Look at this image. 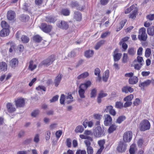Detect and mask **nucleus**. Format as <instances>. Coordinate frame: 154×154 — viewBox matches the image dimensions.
I'll return each instance as SVG.
<instances>
[{"instance_id":"1","label":"nucleus","mask_w":154,"mask_h":154,"mask_svg":"<svg viewBox=\"0 0 154 154\" xmlns=\"http://www.w3.org/2000/svg\"><path fill=\"white\" fill-rule=\"evenodd\" d=\"M150 127V125L149 121L144 119L142 121L140 125V129L142 131H144L149 130Z\"/></svg>"},{"instance_id":"2","label":"nucleus","mask_w":154,"mask_h":154,"mask_svg":"<svg viewBox=\"0 0 154 154\" xmlns=\"http://www.w3.org/2000/svg\"><path fill=\"white\" fill-rule=\"evenodd\" d=\"M94 134L96 137H99L104 135V131L100 126L96 127L94 130Z\"/></svg>"},{"instance_id":"3","label":"nucleus","mask_w":154,"mask_h":154,"mask_svg":"<svg viewBox=\"0 0 154 154\" xmlns=\"http://www.w3.org/2000/svg\"><path fill=\"white\" fill-rule=\"evenodd\" d=\"M147 35L146 33V29L144 27L140 29L139 30L138 38L140 41H145L147 38Z\"/></svg>"},{"instance_id":"4","label":"nucleus","mask_w":154,"mask_h":154,"mask_svg":"<svg viewBox=\"0 0 154 154\" xmlns=\"http://www.w3.org/2000/svg\"><path fill=\"white\" fill-rule=\"evenodd\" d=\"M132 132L129 131L125 132L124 134L123 140L125 142H129L131 140L132 137Z\"/></svg>"},{"instance_id":"5","label":"nucleus","mask_w":154,"mask_h":154,"mask_svg":"<svg viewBox=\"0 0 154 154\" xmlns=\"http://www.w3.org/2000/svg\"><path fill=\"white\" fill-rule=\"evenodd\" d=\"M54 60V56H51L47 59L44 60L42 62L41 64L45 66H47L51 64Z\"/></svg>"},{"instance_id":"6","label":"nucleus","mask_w":154,"mask_h":154,"mask_svg":"<svg viewBox=\"0 0 154 154\" xmlns=\"http://www.w3.org/2000/svg\"><path fill=\"white\" fill-rule=\"evenodd\" d=\"M151 82V81L149 79L143 82H142L140 81L139 86L141 88V89L142 90L144 91V88L149 85Z\"/></svg>"},{"instance_id":"7","label":"nucleus","mask_w":154,"mask_h":154,"mask_svg":"<svg viewBox=\"0 0 154 154\" xmlns=\"http://www.w3.org/2000/svg\"><path fill=\"white\" fill-rule=\"evenodd\" d=\"M40 28L44 32L48 33L51 31L52 26L50 25H47L45 23H42L41 24Z\"/></svg>"},{"instance_id":"8","label":"nucleus","mask_w":154,"mask_h":154,"mask_svg":"<svg viewBox=\"0 0 154 154\" xmlns=\"http://www.w3.org/2000/svg\"><path fill=\"white\" fill-rule=\"evenodd\" d=\"M103 118L104 119V123L105 126H108L109 124L111 123L112 118L109 115H105L103 116Z\"/></svg>"},{"instance_id":"9","label":"nucleus","mask_w":154,"mask_h":154,"mask_svg":"<svg viewBox=\"0 0 154 154\" xmlns=\"http://www.w3.org/2000/svg\"><path fill=\"white\" fill-rule=\"evenodd\" d=\"M105 111L107 112H109L111 115L115 116L116 114V112L112 106H107Z\"/></svg>"},{"instance_id":"10","label":"nucleus","mask_w":154,"mask_h":154,"mask_svg":"<svg viewBox=\"0 0 154 154\" xmlns=\"http://www.w3.org/2000/svg\"><path fill=\"white\" fill-rule=\"evenodd\" d=\"M127 145L126 144L122 142H120L117 147V150L120 152H124L126 150Z\"/></svg>"},{"instance_id":"11","label":"nucleus","mask_w":154,"mask_h":154,"mask_svg":"<svg viewBox=\"0 0 154 154\" xmlns=\"http://www.w3.org/2000/svg\"><path fill=\"white\" fill-rule=\"evenodd\" d=\"M57 26L58 27L65 29H67L69 27L68 23L64 21H61L60 23H58Z\"/></svg>"},{"instance_id":"12","label":"nucleus","mask_w":154,"mask_h":154,"mask_svg":"<svg viewBox=\"0 0 154 154\" xmlns=\"http://www.w3.org/2000/svg\"><path fill=\"white\" fill-rule=\"evenodd\" d=\"M15 105L17 107H21L24 106L25 101L23 98L18 99L15 101Z\"/></svg>"},{"instance_id":"13","label":"nucleus","mask_w":154,"mask_h":154,"mask_svg":"<svg viewBox=\"0 0 154 154\" xmlns=\"http://www.w3.org/2000/svg\"><path fill=\"white\" fill-rule=\"evenodd\" d=\"M121 91L123 93L127 94L129 92L130 93L134 91V89L130 86H125L122 87Z\"/></svg>"},{"instance_id":"14","label":"nucleus","mask_w":154,"mask_h":154,"mask_svg":"<svg viewBox=\"0 0 154 154\" xmlns=\"http://www.w3.org/2000/svg\"><path fill=\"white\" fill-rule=\"evenodd\" d=\"M6 107L8 111L10 113L14 112L16 110L14 106L11 103H7Z\"/></svg>"},{"instance_id":"15","label":"nucleus","mask_w":154,"mask_h":154,"mask_svg":"<svg viewBox=\"0 0 154 154\" xmlns=\"http://www.w3.org/2000/svg\"><path fill=\"white\" fill-rule=\"evenodd\" d=\"M15 17V12L12 11H8L7 14V18L8 19L10 20L14 19Z\"/></svg>"},{"instance_id":"16","label":"nucleus","mask_w":154,"mask_h":154,"mask_svg":"<svg viewBox=\"0 0 154 154\" xmlns=\"http://www.w3.org/2000/svg\"><path fill=\"white\" fill-rule=\"evenodd\" d=\"M107 94L106 93H104L103 91H100L99 94L97 98V102L98 103H100L101 102V98L106 96Z\"/></svg>"},{"instance_id":"17","label":"nucleus","mask_w":154,"mask_h":154,"mask_svg":"<svg viewBox=\"0 0 154 154\" xmlns=\"http://www.w3.org/2000/svg\"><path fill=\"white\" fill-rule=\"evenodd\" d=\"M138 81V78L136 76H133L130 78L128 80V82L130 84L134 85L137 84Z\"/></svg>"},{"instance_id":"18","label":"nucleus","mask_w":154,"mask_h":154,"mask_svg":"<svg viewBox=\"0 0 154 154\" xmlns=\"http://www.w3.org/2000/svg\"><path fill=\"white\" fill-rule=\"evenodd\" d=\"M18 61L16 58H13L10 62V66L13 68L17 66L18 65Z\"/></svg>"},{"instance_id":"19","label":"nucleus","mask_w":154,"mask_h":154,"mask_svg":"<svg viewBox=\"0 0 154 154\" xmlns=\"http://www.w3.org/2000/svg\"><path fill=\"white\" fill-rule=\"evenodd\" d=\"M79 89L78 91V93L80 97L81 98H84L85 97V89L79 86Z\"/></svg>"},{"instance_id":"20","label":"nucleus","mask_w":154,"mask_h":154,"mask_svg":"<svg viewBox=\"0 0 154 154\" xmlns=\"http://www.w3.org/2000/svg\"><path fill=\"white\" fill-rule=\"evenodd\" d=\"M62 77L61 74H59L58 76L55 78L54 83L56 87L58 86L59 85L61 80Z\"/></svg>"},{"instance_id":"21","label":"nucleus","mask_w":154,"mask_h":154,"mask_svg":"<svg viewBox=\"0 0 154 154\" xmlns=\"http://www.w3.org/2000/svg\"><path fill=\"white\" fill-rule=\"evenodd\" d=\"M7 65L6 63L4 62H2L0 63V71H5L7 70Z\"/></svg>"},{"instance_id":"22","label":"nucleus","mask_w":154,"mask_h":154,"mask_svg":"<svg viewBox=\"0 0 154 154\" xmlns=\"http://www.w3.org/2000/svg\"><path fill=\"white\" fill-rule=\"evenodd\" d=\"M9 33L8 29H3L0 32V35L1 37H5L8 35Z\"/></svg>"},{"instance_id":"23","label":"nucleus","mask_w":154,"mask_h":154,"mask_svg":"<svg viewBox=\"0 0 154 154\" xmlns=\"http://www.w3.org/2000/svg\"><path fill=\"white\" fill-rule=\"evenodd\" d=\"M91 82L89 81H88L85 83L82 84L80 86L85 90H86L88 87L91 86Z\"/></svg>"},{"instance_id":"24","label":"nucleus","mask_w":154,"mask_h":154,"mask_svg":"<svg viewBox=\"0 0 154 154\" xmlns=\"http://www.w3.org/2000/svg\"><path fill=\"white\" fill-rule=\"evenodd\" d=\"M74 18L77 21H79L82 19V14L78 11H76L74 13Z\"/></svg>"},{"instance_id":"25","label":"nucleus","mask_w":154,"mask_h":154,"mask_svg":"<svg viewBox=\"0 0 154 154\" xmlns=\"http://www.w3.org/2000/svg\"><path fill=\"white\" fill-rule=\"evenodd\" d=\"M109 70H106L104 74H103V80L105 82H106L109 76Z\"/></svg>"},{"instance_id":"26","label":"nucleus","mask_w":154,"mask_h":154,"mask_svg":"<svg viewBox=\"0 0 154 154\" xmlns=\"http://www.w3.org/2000/svg\"><path fill=\"white\" fill-rule=\"evenodd\" d=\"M147 33L149 35L153 36L154 35V26H152L148 27L147 29Z\"/></svg>"},{"instance_id":"27","label":"nucleus","mask_w":154,"mask_h":154,"mask_svg":"<svg viewBox=\"0 0 154 154\" xmlns=\"http://www.w3.org/2000/svg\"><path fill=\"white\" fill-rule=\"evenodd\" d=\"M94 53L93 50H88L85 51V55L86 57L89 58L93 56Z\"/></svg>"},{"instance_id":"28","label":"nucleus","mask_w":154,"mask_h":154,"mask_svg":"<svg viewBox=\"0 0 154 154\" xmlns=\"http://www.w3.org/2000/svg\"><path fill=\"white\" fill-rule=\"evenodd\" d=\"M73 97L71 94H68V95L66 97V102L67 104H69L73 101Z\"/></svg>"},{"instance_id":"29","label":"nucleus","mask_w":154,"mask_h":154,"mask_svg":"<svg viewBox=\"0 0 154 154\" xmlns=\"http://www.w3.org/2000/svg\"><path fill=\"white\" fill-rule=\"evenodd\" d=\"M56 20V19L55 17H54L51 16H48L46 17L45 21L49 23H54Z\"/></svg>"},{"instance_id":"30","label":"nucleus","mask_w":154,"mask_h":154,"mask_svg":"<svg viewBox=\"0 0 154 154\" xmlns=\"http://www.w3.org/2000/svg\"><path fill=\"white\" fill-rule=\"evenodd\" d=\"M117 126L115 124L111 125L108 129V132L109 134L112 133L115 131L117 128Z\"/></svg>"},{"instance_id":"31","label":"nucleus","mask_w":154,"mask_h":154,"mask_svg":"<svg viewBox=\"0 0 154 154\" xmlns=\"http://www.w3.org/2000/svg\"><path fill=\"white\" fill-rule=\"evenodd\" d=\"M37 67V65L34 64V62L32 60H31L29 63V65L28 69L32 71L35 69Z\"/></svg>"},{"instance_id":"32","label":"nucleus","mask_w":154,"mask_h":154,"mask_svg":"<svg viewBox=\"0 0 154 154\" xmlns=\"http://www.w3.org/2000/svg\"><path fill=\"white\" fill-rule=\"evenodd\" d=\"M136 49L133 48H129L128 50V54L131 56H133L136 53Z\"/></svg>"},{"instance_id":"33","label":"nucleus","mask_w":154,"mask_h":154,"mask_svg":"<svg viewBox=\"0 0 154 154\" xmlns=\"http://www.w3.org/2000/svg\"><path fill=\"white\" fill-rule=\"evenodd\" d=\"M133 10L132 13L129 16V18L132 19H134L136 17L137 11V9L136 7L134 8Z\"/></svg>"},{"instance_id":"34","label":"nucleus","mask_w":154,"mask_h":154,"mask_svg":"<svg viewBox=\"0 0 154 154\" xmlns=\"http://www.w3.org/2000/svg\"><path fill=\"white\" fill-rule=\"evenodd\" d=\"M89 75L88 73L86 72L79 75L77 78L78 79H84L88 76Z\"/></svg>"},{"instance_id":"35","label":"nucleus","mask_w":154,"mask_h":154,"mask_svg":"<svg viewBox=\"0 0 154 154\" xmlns=\"http://www.w3.org/2000/svg\"><path fill=\"white\" fill-rule=\"evenodd\" d=\"M134 68L138 70H140L143 65V64H140V63H137V61L136 60H135L134 61Z\"/></svg>"},{"instance_id":"36","label":"nucleus","mask_w":154,"mask_h":154,"mask_svg":"<svg viewBox=\"0 0 154 154\" xmlns=\"http://www.w3.org/2000/svg\"><path fill=\"white\" fill-rule=\"evenodd\" d=\"M72 7H76L77 9L82 10L84 9L83 7L82 6L81 8L79 7V5L76 2H73L72 3Z\"/></svg>"},{"instance_id":"37","label":"nucleus","mask_w":154,"mask_h":154,"mask_svg":"<svg viewBox=\"0 0 154 154\" xmlns=\"http://www.w3.org/2000/svg\"><path fill=\"white\" fill-rule=\"evenodd\" d=\"M122 54L121 53H116L113 55L114 61H116L119 60L121 58Z\"/></svg>"},{"instance_id":"38","label":"nucleus","mask_w":154,"mask_h":154,"mask_svg":"<svg viewBox=\"0 0 154 154\" xmlns=\"http://www.w3.org/2000/svg\"><path fill=\"white\" fill-rule=\"evenodd\" d=\"M7 44L10 47L9 51L10 52H12L13 50H14L15 47V44L13 42H9L7 43Z\"/></svg>"},{"instance_id":"39","label":"nucleus","mask_w":154,"mask_h":154,"mask_svg":"<svg viewBox=\"0 0 154 154\" xmlns=\"http://www.w3.org/2000/svg\"><path fill=\"white\" fill-rule=\"evenodd\" d=\"M33 40L36 42H40L42 39V38L38 35H36L33 37Z\"/></svg>"},{"instance_id":"40","label":"nucleus","mask_w":154,"mask_h":154,"mask_svg":"<svg viewBox=\"0 0 154 154\" xmlns=\"http://www.w3.org/2000/svg\"><path fill=\"white\" fill-rule=\"evenodd\" d=\"M76 55V54L74 51H71L68 53L67 57L69 59H73Z\"/></svg>"},{"instance_id":"41","label":"nucleus","mask_w":154,"mask_h":154,"mask_svg":"<svg viewBox=\"0 0 154 154\" xmlns=\"http://www.w3.org/2000/svg\"><path fill=\"white\" fill-rule=\"evenodd\" d=\"M21 39V41L23 43H27L29 40V38L27 36L24 35H23Z\"/></svg>"},{"instance_id":"42","label":"nucleus","mask_w":154,"mask_h":154,"mask_svg":"<svg viewBox=\"0 0 154 154\" xmlns=\"http://www.w3.org/2000/svg\"><path fill=\"white\" fill-rule=\"evenodd\" d=\"M84 130V128L81 125L78 126L75 130V131L76 133H82Z\"/></svg>"},{"instance_id":"43","label":"nucleus","mask_w":154,"mask_h":154,"mask_svg":"<svg viewBox=\"0 0 154 154\" xmlns=\"http://www.w3.org/2000/svg\"><path fill=\"white\" fill-rule=\"evenodd\" d=\"M61 13L63 15L67 16L69 15L70 14V11L67 9H64L62 10Z\"/></svg>"},{"instance_id":"44","label":"nucleus","mask_w":154,"mask_h":154,"mask_svg":"<svg viewBox=\"0 0 154 154\" xmlns=\"http://www.w3.org/2000/svg\"><path fill=\"white\" fill-rule=\"evenodd\" d=\"M133 98V95L131 94L124 98L123 100L124 101H131Z\"/></svg>"},{"instance_id":"45","label":"nucleus","mask_w":154,"mask_h":154,"mask_svg":"<svg viewBox=\"0 0 154 154\" xmlns=\"http://www.w3.org/2000/svg\"><path fill=\"white\" fill-rule=\"evenodd\" d=\"M97 90L96 88H94L91 91L90 97L91 98H94L96 95Z\"/></svg>"},{"instance_id":"46","label":"nucleus","mask_w":154,"mask_h":154,"mask_svg":"<svg viewBox=\"0 0 154 154\" xmlns=\"http://www.w3.org/2000/svg\"><path fill=\"white\" fill-rule=\"evenodd\" d=\"M125 119V117L124 116H120L116 120V123L120 124Z\"/></svg>"},{"instance_id":"47","label":"nucleus","mask_w":154,"mask_h":154,"mask_svg":"<svg viewBox=\"0 0 154 154\" xmlns=\"http://www.w3.org/2000/svg\"><path fill=\"white\" fill-rule=\"evenodd\" d=\"M1 25L3 29H8L9 26L5 21H2L1 22Z\"/></svg>"},{"instance_id":"48","label":"nucleus","mask_w":154,"mask_h":154,"mask_svg":"<svg viewBox=\"0 0 154 154\" xmlns=\"http://www.w3.org/2000/svg\"><path fill=\"white\" fill-rule=\"evenodd\" d=\"M105 41L103 40H102L98 42L95 47V49L97 50L99 49L100 47L104 43Z\"/></svg>"},{"instance_id":"49","label":"nucleus","mask_w":154,"mask_h":154,"mask_svg":"<svg viewBox=\"0 0 154 154\" xmlns=\"http://www.w3.org/2000/svg\"><path fill=\"white\" fill-rule=\"evenodd\" d=\"M29 17L28 16L22 14L21 15L20 17V19L22 21L25 22L27 19H28Z\"/></svg>"},{"instance_id":"50","label":"nucleus","mask_w":154,"mask_h":154,"mask_svg":"<svg viewBox=\"0 0 154 154\" xmlns=\"http://www.w3.org/2000/svg\"><path fill=\"white\" fill-rule=\"evenodd\" d=\"M151 51L150 49L147 48L145 51V56L146 57H149L151 54Z\"/></svg>"},{"instance_id":"51","label":"nucleus","mask_w":154,"mask_h":154,"mask_svg":"<svg viewBox=\"0 0 154 154\" xmlns=\"http://www.w3.org/2000/svg\"><path fill=\"white\" fill-rule=\"evenodd\" d=\"M98 143L100 146V148L104 149V145L105 143V141L104 140H99Z\"/></svg>"},{"instance_id":"52","label":"nucleus","mask_w":154,"mask_h":154,"mask_svg":"<svg viewBox=\"0 0 154 154\" xmlns=\"http://www.w3.org/2000/svg\"><path fill=\"white\" fill-rule=\"evenodd\" d=\"M39 112V111L38 110H35L31 113V116L33 117H35L38 115Z\"/></svg>"},{"instance_id":"53","label":"nucleus","mask_w":154,"mask_h":154,"mask_svg":"<svg viewBox=\"0 0 154 154\" xmlns=\"http://www.w3.org/2000/svg\"><path fill=\"white\" fill-rule=\"evenodd\" d=\"M127 20L126 19H124L122 20L120 23L121 27L119 28V29H117L116 30L117 31H119L120 29H121L122 27L124 26L125 24L126 23Z\"/></svg>"},{"instance_id":"54","label":"nucleus","mask_w":154,"mask_h":154,"mask_svg":"<svg viewBox=\"0 0 154 154\" xmlns=\"http://www.w3.org/2000/svg\"><path fill=\"white\" fill-rule=\"evenodd\" d=\"M128 58L127 54L124 53L122 58V62L124 63H126L128 61Z\"/></svg>"},{"instance_id":"55","label":"nucleus","mask_w":154,"mask_h":154,"mask_svg":"<svg viewBox=\"0 0 154 154\" xmlns=\"http://www.w3.org/2000/svg\"><path fill=\"white\" fill-rule=\"evenodd\" d=\"M123 106V103L120 102H117L116 103L115 107L117 108L121 109Z\"/></svg>"},{"instance_id":"56","label":"nucleus","mask_w":154,"mask_h":154,"mask_svg":"<svg viewBox=\"0 0 154 154\" xmlns=\"http://www.w3.org/2000/svg\"><path fill=\"white\" fill-rule=\"evenodd\" d=\"M136 60H137V63H138L140 64H143L144 61L143 58L142 57L138 56L137 57V59Z\"/></svg>"},{"instance_id":"57","label":"nucleus","mask_w":154,"mask_h":154,"mask_svg":"<svg viewBox=\"0 0 154 154\" xmlns=\"http://www.w3.org/2000/svg\"><path fill=\"white\" fill-rule=\"evenodd\" d=\"M135 6L133 5H132L130 7V8H127L125 11V14H127L130 12L131 11L133 10L134 9V8H135Z\"/></svg>"},{"instance_id":"58","label":"nucleus","mask_w":154,"mask_h":154,"mask_svg":"<svg viewBox=\"0 0 154 154\" xmlns=\"http://www.w3.org/2000/svg\"><path fill=\"white\" fill-rule=\"evenodd\" d=\"M66 99V97L63 94H62L60 97V103L61 104H63L64 103L65 100Z\"/></svg>"},{"instance_id":"59","label":"nucleus","mask_w":154,"mask_h":154,"mask_svg":"<svg viewBox=\"0 0 154 154\" xmlns=\"http://www.w3.org/2000/svg\"><path fill=\"white\" fill-rule=\"evenodd\" d=\"M94 118L97 120H100L102 118V115L99 114H95L94 115Z\"/></svg>"},{"instance_id":"60","label":"nucleus","mask_w":154,"mask_h":154,"mask_svg":"<svg viewBox=\"0 0 154 154\" xmlns=\"http://www.w3.org/2000/svg\"><path fill=\"white\" fill-rule=\"evenodd\" d=\"M144 141L142 139H140L137 142V145L139 147H141L143 145Z\"/></svg>"},{"instance_id":"61","label":"nucleus","mask_w":154,"mask_h":154,"mask_svg":"<svg viewBox=\"0 0 154 154\" xmlns=\"http://www.w3.org/2000/svg\"><path fill=\"white\" fill-rule=\"evenodd\" d=\"M36 89L37 91H41L42 90L44 91H45L46 90V88L43 86H39L38 87L36 88Z\"/></svg>"},{"instance_id":"62","label":"nucleus","mask_w":154,"mask_h":154,"mask_svg":"<svg viewBox=\"0 0 154 154\" xmlns=\"http://www.w3.org/2000/svg\"><path fill=\"white\" fill-rule=\"evenodd\" d=\"M87 152L88 154H92L93 152V150L92 147H87Z\"/></svg>"},{"instance_id":"63","label":"nucleus","mask_w":154,"mask_h":154,"mask_svg":"<svg viewBox=\"0 0 154 154\" xmlns=\"http://www.w3.org/2000/svg\"><path fill=\"white\" fill-rule=\"evenodd\" d=\"M94 73L95 75L99 76L100 75V70L99 68H96L94 70Z\"/></svg>"},{"instance_id":"64","label":"nucleus","mask_w":154,"mask_h":154,"mask_svg":"<svg viewBox=\"0 0 154 154\" xmlns=\"http://www.w3.org/2000/svg\"><path fill=\"white\" fill-rule=\"evenodd\" d=\"M39 135L38 134H36L34 138V141L35 143H38L39 141Z\"/></svg>"}]
</instances>
